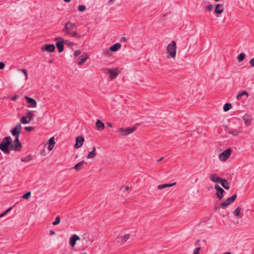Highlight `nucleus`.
<instances>
[{"label":"nucleus","instance_id":"10","mask_svg":"<svg viewBox=\"0 0 254 254\" xmlns=\"http://www.w3.org/2000/svg\"><path fill=\"white\" fill-rule=\"evenodd\" d=\"M25 98L26 100L27 104H28L27 105L28 107L35 108L36 107L37 102L34 99L28 96H25Z\"/></svg>","mask_w":254,"mask_h":254},{"label":"nucleus","instance_id":"17","mask_svg":"<svg viewBox=\"0 0 254 254\" xmlns=\"http://www.w3.org/2000/svg\"><path fill=\"white\" fill-rule=\"evenodd\" d=\"M243 120L247 126H250L252 121V117L250 115L246 114L243 116Z\"/></svg>","mask_w":254,"mask_h":254},{"label":"nucleus","instance_id":"12","mask_svg":"<svg viewBox=\"0 0 254 254\" xmlns=\"http://www.w3.org/2000/svg\"><path fill=\"white\" fill-rule=\"evenodd\" d=\"M130 238L129 234H125L124 236L119 237L116 239L118 244L122 245L124 244Z\"/></svg>","mask_w":254,"mask_h":254},{"label":"nucleus","instance_id":"52","mask_svg":"<svg viewBox=\"0 0 254 254\" xmlns=\"http://www.w3.org/2000/svg\"><path fill=\"white\" fill-rule=\"evenodd\" d=\"M107 126H108V127H113V126H112V123H108L107 124Z\"/></svg>","mask_w":254,"mask_h":254},{"label":"nucleus","instance_id":"28","mask_svg":"<svg viewBox=\"0 0 254 254\" xmlns=\"http://www.w3.org/2000/svg\"><path fill=\"white\" fill-rule=\"evenodd\" d=\"M241 210V208L238 206L237 207V208L235 210L234 212L235 215L238 217L239 218H242V215L240 213Z\"/></svg>","mask_w":254,"mask_h":254},{"label":"nucleus","instance_id":"43","mask_svg":"<svg viewBox=\"0 0 254 254\" xmlns=\"http://www.w3.org/2000/svg\"><path fill=\"white\" fill-rule=\"evenodd\" d=\"M25 129L27 131H30L34 129V127H25Z\"/></svg>","mask_w":254,"mask_h":254},{"label":"nucleus","instance_id":"55","mask_svg":"<svg viewBox=\"0 0 254 254\" xmlns=\"http://www.w3.org/2000/svg\"><path fill=\"white\" fill-rule=\"evenodd\" d=\"M129 189V188L128 186H127L126 188H125V191H127Z\"/></svg>","mask_w":254,"mask_h":254},{"label":"nucleus","instance_id":"4","mask_svg":"<svg viewBox=\"0 0 254 254\" xmlns=\"http://www.w3.org/2000/svg\"><path fill=\"white\" fill-rule=\"evenodd\" d=\"M224 129L226 132L230 134H232L234 136H238L242 133V130L241 127L238 128H234L228 127L227 126H224Z\"/></svg>","mask_w":254,"mask_h":254},{"label":"nucleus","instance_id":"44","mask_svg":"<svg viewBox=\"0 0 254 254\" xmlns=\"http://www.w3.org/2000/svg\"><path fill=\"white\" fill-rule=\"evenodd\" d=\"M55 40L58 41H62L64 40L61 37H56L55 38Z\"/></svg>","mask_w":254,"mask_h":254},{"label":"nucleus","instance_id":"35","mask_svg":"<svg viewBox=\"0 0 254 254\" xmlns=\"http://www.w3.org/2000/svg\"><path fill=\"white\" fill-rule=\"evenodd\" d=\"M31 192L28 191L25 193L24 195H23L21 197L24 199H28L31 196Z\"/></svg>","mask_w":254,"mask_h":254},{"label":"nucleus","instance_id":"62","mask_svg":"<svg viewBox=\"0 0 254 254\" xmlns=\"http://www.w3.org/2000/svg\"><path fill=\"white\" fill-rule=\"evenodd\" d=\"M87 254L86 253H82V254Z\"/></svg>","mask_w":254,"mask_h":254},{"label":"nucleus","instance_id":"50","mask_svg":"<svg viewBox=\"0 0 254 254\" xmlns=\"http://www.w3.org/2000/svg\"><path fill=\"white\" fill-rule=\"evenodd\" d=\"M53 148H54V145L50 146V144L49 145V146L48 147V148L49 150H52L53 149Z\"/></svg>","mask_w":254,"mask_h":254},{"label":"nucleus","instance_id":"31","mask_svg":"<svg viewBox=\"0 0 254 254\" xmlns=\"http://www.w3.org/2000/svg\"><path fill=\"white\" fill-rule=\"evenodd\" d=\"M232 108V105L230 103H226L224 105L223 110L224 112H227Z\"/></svg>","mask_w":254,"mask_h":254},{"label":"nucleus","instance_id":"42","mask_svg":"<svg viewBox=\"0 0 254 254\" xmlns=\"http://www.w3.org/2000/svg\"><path fill=\"white\" fill-rule=\"evenodd\" d=\"M200 249L199 247L195 248L193 251V254H199Z\"/></svg>","mask_w":254,"mask_h":254},{"label":"nucleus","instance_id":"46","mask_svg":"<svg viewBox=\"0 0 254 254\" xmlns=\"http://www.w3.org/2000/svg\"><path fill=\"white\" fill-rule=\"evenodd\" d=\"M81 54V52L80 50H76L74 53V55L77 57Z\"/></svg>","mask_w":254,"mask_h":254},{"label":"nucleus","instance_id":"15","mask_svg":"<svg viewBox=\"0 0 254 254\" xmlns=\"http://www.w3.org/2000/svg\"><path fill=\"white\" fill-rule=\"evenodd\" d=\"M20 124L17 125V151L20 150L22 147L21 144L18 139V136L20 131Z\"/></svg>","mask_w":254,"mask_h":254},{"label":"nucleus","instance_id":"61","mask_svg":"<svg viewBox=\"0 0 254 254\" xmlns=\"http://www.w3.org/2000/svg\"><path fill=\"white\" fill-rule=\"evenodd\" d=\"M70 44L72 45V43L71 42H70V43H69V45H70Z\"/></svg>","mask_w":254,"mask_h":254},{"label":"nucleus","instance_id":"47","mask_svg":"<svg viewBox=\"0 0 254 254\" xmlns=\"http://www.w3.org/2000/svg\"><path fill=\"white\" fill-rule=\"evenodd\" d=\"M250 64L252 66H254V58L252 59L250 61Z\"/></svg>","mask_w":254,"mask_h":254},{"label":"nucleus","instance_id":"3","mask_svg":"<svg viewBox=\"0 0 254 254\" xmlns=\"http://www.w3.org/2000/svg\"><path fill=\"white\" fill-rule=\"evenodd\" d=\"M168 53L173 58L175 59L176 55V43L175 41H172L167 47Z\"/></svg>","mask_w":254,"mask_h":254},{"label":"nucleus","instance_id":"9","mask_svg":"<svg viewBox=\"0 0 254 254\" xmlns=\"http://www.w3.org/2000/svg\"><path fill=\"white\" fill-rule=\"evenodd\" d=\"M214 189L216 190V195L217 197L220 200L222 199L224 196L223 193H224V192H225L224 190L218 185H215L214 186Z\"/></svg>","mask_w":254,"mask_h":254},{"label":"nucleus","instance_id":"27","mask_svg":"<svg viewBox=\"0 0 254 254\" xmlns=\"http://www.w3.org/2000/svg\"><path fill=\"white\" fill-rule=\"evenodd\" d=\"M96 155V148L95 147H93V150L90 152L87 155V158L90 159L94 158Z\"/></svg>","mask_w":254,"mask_h":254},{"label":"nucleus","instance_id":"25","mask_svg":"<svg viewBox=\"0 0 254 254\" xmlns=\"http://www.w3.org/2000/svg\"><path fill=\"white\" fill-rule=\"evenodd\" d=\"M108 73L110 74V77L112 79H114L117 77L118 75V73L114 71L112 69L109 68L108 69Z\"/></svg>","mask_w":254,"mask_h":254},{"label":"nucleus","instance_id":"11","mask_svg":"<svg viewBox=\"0 0 254 254\" xmlns=\"http://www.w3.org/2000/svg\"><path fill=\"white\" fill-rule=\"evenodd\" d=\"M55 50V46L54 44H45L41 47V50L47 51L48 52H53Z\"/></svg>","mask_w":254,"mask_h":254},{"label":"nucleus","instance_id":"60","mask_svg":"<svg viewBox=\"0 0 254 254\" xmlns=\"http://www.w3.org/2000/svg\"><path fill=\"white\" fill-rule=\"evenodd\" d=\"M52 62H53V60H50V61H49V63H52Z\"/></svg>","mask_w":254,"mask_h":254},{"label":"nucleus","instance_id":"19","mask_svg":"<svg viewBox=\"0 0 254 254\" xmlns=\"http://www.w3.org/2000/svg\"><path fill=\"white\" fill-rule=\"evenodd\" d=\"M88 58L87 54L85 53L81 57L78 58V63L79 65L84 64Z\"/></svg>","mask_w":254,"mask_h":254},{"label":"nucleus","instance_id":"56","mask_svg":"<svg viewBox=\"0 0 254 254\" xmlns=\"http://www.w3.org/2000/svg\"><path fill=\"white\" fill-rule=\"evenodd\" d=\"M114 0H109V1H108V3L110 4V3H113Z\"/></svg>","mask_w":254,"mask_h":254},{"label":"nucleus","instance_id":"8","mask_svg":"<svg viewBox=\"0 0 254 254\" xmlns=\"http://www.w3.org/2000/svg\"><path fill=\"white\" fill-rule=\"evenodd\" d=\"M237 197V195L236 194H234L233 195H232V196L228 197L226 200L221 203V206L223 208H226L229 205L234 202Z\"/></svg>","mask_w":254,"mask_h":254},{"label":"nucleus","instance_id":"48","mask_svg":"<svg viewBox=\"0 0 254 254\" xmlns=\"http://www.w3.org/2000/svg\"><path fill=\"white\" fill-rule=\"evenodd\" d=\"M4 67V64L2 62H0V69H2Z\"/></svg>","mask_w":254,"mask_h":254},{"label":"nucleus","instance_id":"21","mask_svg":"<svg viewBox=\"0 0 254 254\" xmlns=\"http://www.w3.org/2000/svg\"><path fill=\"white\" fill-rule=\"evenodd\" d=\"M96 127L99 130H102L105 127V125L100 120H97L96 123Z\"/></svg>","mask_w":254,"mask_h":254},{"label":"nucleus","instance_id":"51","mask_svg":"<svg viewBox=\"0 0 254 254\" xmlns=\"http://www.w3.org/2000/svg\"><path fill=\"white\" fill-rule=\"evenodd\" d=\"M50 235H55V232L53 230H51L50 232Z\"/></svg>","mask_w":254,"mask_h":254},{"label":"nucleus","instance_id":"18","mask_svg":"<svg viewBox=\"0 0 254 254\" xmlns=\"http://www.w3.org/2000/svg\"><path fill=\"white\" fill-rule=\"evenodd\" d=\"M67 41H58L56 45V46L59 50V53H61L64 50V42H67Z\"/></svg>","mask_w":254,"mask_h":254},{"label":"nucleus","instance_id":"54","mask_svg":"<svg viewBox=\"0 0 254 254\" xmlns=\"http://www.w3.org/2000/svg\"><path fill=\"white\" fill-rule=\"evenodd\" d=\"M11 100H13V101H15V100H16V95L13 96L11 98Z\"/></svg>","mask_w":254,"mask_h":254},{"label":"nucleus","instance_id":"63","mask_svg":"<svg viewBox=\"0 0 254 254\" xmlns=\"http://www.w3.org/2000/svg\"><path fill=\"white\" fill-rule=\"evenodd\" d=\"M216 1H219L220 0H215Z\"/></svg>","mask_w":254,"mask_h":254},{"label":"nucleus","instance_id":"39","mask_svg":"<svg viewBox=\"0 0 254 254\" xmlns=\"http://www.w3.org/2000/svg\"><path fill=\"white\" fill-rule=\"evenodd\" d=\"M49 143L50 144V146L54 145L55 142L54 137H52L50 138L49 140Z\"/></svg>","mask_w":254,"mask_h":254},{"label":"nucleus","instance_id":"53","mask_svg":"<svg viewBox=\"0 0 254 254\" xmlns=\"http://www.w3.org/2000/svg\"><path fill=\"white\" fill-rule=\"evenodd\" d=\"M221 208H223V207L221 206V205H220V206H215V210H217V209H220Z\"/></svg>","mask_w":254,"mask_h":254},{"label":"nucleus","instance_id":"37","mask_svg":"<svg viewBox=\"0 0 254 254\" xmlns=\"http://www.w3.org/2000/svg\"><path fill=\"white\" fill-rule=\"evenodd\" d=\"M77 8L79 11L82 12L86 9V6L84 5H80L78 6Z\"/></svg>","mask_w":254,"mask_h":254},{"label":"nucleus","instance_id":"1","mask_svg":"<svg viewBox=\"0 0 254 254\" xmlns=\"http://www.w3.org/2000/svg\"><path fill=\"white\" fill-rule=\"evenodd\" d=\"M0 150L5 154H9L12 150H16V139L13 141L10 136L4 137L0 143Z\"/></svg>","mask_w":254,"mask_h":254},{"label":"nucleus","instance_id":"33","mask_svg":"<svg viewBox=\"0 0 254 254\" xmlns=\"http://www.w3.org/2000/svg\"><path fill=\"white\" fill-rule=\"evenodd\" d=\"M245 57V54L243 53L240 54L237 57V59L239 62H242Z\"/></svg>","mask_w":254,"mask_h":254},{"label":"nucleus","instance_id":"34","mask_svg":"<svg viewBox=\"0 0 254 254\" xmlns=\"http://www.w3.org/2000/svg\"><path fill=\"white\" fill-rule=\"evenodd\" d=\"M61 218L60 216H57L55 220L52 223L53 225H57L60 223Z\"/></svg>","mask_w":254,"mask_h":254},{"label":"nucleus","instance_id":"40","mask_svg":"<svg viewBox=\"0 0 254 254\" xmlns=\"http://www.w3.org/2000/svg\"><path fill=\"white\" fill-rule=\"evenodd\" d=\"M27 114L30 117V118H31V120H32L33 117L35 116L34 111H29L27 113Z\"/></svg>","mask_w":254,"mask_h":254},{"label":"nucleus","instance_id":"36","mask_svg":"<svg viewBox=\"0 0 254 254\" xmlns=\"http://www.w3.org/2000/svg\"><path fill=\"white\" fill-rule=\"evenodd\" d=\"M31 159V157L30 156H28L25 158H21V160L22 162H28Z\"/></svg>","mask_w":254,"mask_h":254},{"label":"nucleus","instance_id":"58","mask_svg":"<svg viewBox=\"0 0 254 254\" xmlns=\"http://www.w3.org/2000/svg\"><path fill=\"white\" fill-rule=\"evenodd\" d=\"M71 0H64V1L66 2H69Z\"/></svg>","mask_w":254,"mask_h":254},{"label":"nucleus","instance_id":"49","mask_svg":"<svg viewBox=\"0 0 254 254\" xmlns=\"http://www.w3.org/2000/svg\"><path fill=\"white\" fill-rule=\"evenodd\" d=\"M127 40V38L125 37H123L121 38V42H126Z\"/></svg>","mask_w":254,"mask_h":254},{"label":"nucleus","instance_id":"26","mask_svg":"<svg viewBox=\"0 0 254 254\" xmlns=\"http://www.w3.org/2000/svg\"><path fill=\"white\" fill-rule=\"evenodd\" d=\"M176 184V183H174L173 184H165L160 185L158 186L157 188L159 190H162V189H165L167 187H172L174 185H175Z\"/></svg>","mask_w":254,"mask_h":254},{"label":"nucleus","instance_id":"14","mask_svg":"<svg viewBox=\"0 0 254 254\" xmlns=\"http://www.w3.org/2000/svg\"><path fill=\"white\" fill-rule=\"evenodd\" d=\"M84 141V137L82 136H77L76 137V143L75 144L74 147L75 148H80L83 144Z\"/></svg>","mask_w":254,"mask_h":254},{"label":"nucleus","instance_id":"29","mask_svg":"<svg viewBox=\"0 0 254 254\" xmlns=\"http://www.w3.org/2000/svg\"><path fill=\"white\" fill-rule=\"evenodd\" d=\"M84 163V161H83V160L78 162L77 164L75 165V166H74V167H73L74 169H75L76 171L79 170L80 169L81 166Z\"/></svg>","mask_w":254,"mask_h":254},{"label":"nucleus","instance_id":"32","mask_svg":"<svg viewBox=\"0 0 254 254\" xmlns=\"http://www.w3.org/2000/svg\"><path fill=\"white\" fill-rule=\"evenodd\" d=\"M244 95H246V98H247L249 96L248 93L246 91H243L242 93L237 95V98L238 99H240L241 98V97H242V96H244Z\"/></svg>","mask_w":254,"mask_h":254},{"label":"nucleus","instance_id":"20","mask_svg":"<svg viewBox=\"0 0 254 254\" xmlns=\"http://www.w3.org/2000/svg\"><path fill=\"white\" fill-rule=\"evenodd\" d=\"M219 183L225 189L229 190L230 189V184L227 180L221 178Z\"/></svg>","mask_w":254,"mask_h":254},{"label":"nucleus","instance_id":"23","mask_svg":"<svg viewBox=\"0 0 254 254\" xmlns=\"http://www.w3.org/2000/svg\"><path fill=\"white\" fill-rule=\"evenodd\" d=\"M223 11V8H222V5L221 4H217L215 6V12L218 14H221Z\"/></svg>","mask_w":254,"mask_h":254},{"label":"nucleus","instance_id":"7","mask_svg":"<svg viewBox=\"0 0 254 254\" xmlns=\"http://www.w3.org/2000/svg\"><path fill=\"white\" fill-rule=\"evenodd\" d=\"M17 76L21 80L25 81L28 78L27 70L25 69H18L17 70Z\"/></svg>","mask_w":254,"mask_h":254},{"label":"nucleus","instance_id":"24","mask_svg":"<svg viewBox=\"0 0 254 254\" xmlns=\"http://www.w3.org/2000/svg\"><path fill=\"white\" fill-rule=\"evenodd\" d=\"M31 121V118L27 113L25 117H23L21 119V122L23 124H27L29 123Z\"/></svg>","mask_w":254,"mask_h":254},{"label":"nucleus","instance_id":"13","mask_svg":"<svg viewBox=\"0 0 254 254\" xmlns=\"http://www.w3.org/2000/svg\"><path fill=\"white\" fill-rule=\"evenodd\" d=\"M209 179L213 183H219L221 179L216 174L210 173L208 175Z\"/></svg>","mask_w":254,"mask_h":254},{"label":"nucleus","instance_id":"57","mask_svg":"<svg viewBox=\"0 0 254 254\" xmlns=\"http://www.w3.org/2000/svg\"><path fill=\"white\" fill-rule=\"evenodd\" d=\"M163 158H164L163 157H161V158H160V159H159L157 160V162H160V161H162V160L163 159Z\"/></svg>","mask_w":254,"mask_h":254},{"label":"nucleus","instance_id":"38","mask_svg":"<svg viewBox=\"0 0 254 254\" xmlns=\"http://www.w3.org/2000/svg\"><path fill=\"white\" fill-rule=\"evenodd\" d=\"M11 207H9L8 209H7L5 211H4L3 213H1L0 214V218L4 216L6 213L9 212L11 210Z\"/></svg>","mask_w":254,"mask_h":254},{"label":"nucleus","instance_id":"45","mask_svg":"<svg viewBox=\"0 0 254 254\" xmlns=\"http://www.w3.org/2000/svg\"><path fill=\"white\" fill-rule=\"evenodd\" d=\"M13 136H16V127H14L11 131Z\"/></svg>","mask_w":254,"mask_h":254},{"label":"nucleus","instance_id":"59","mask_svg":"<svg viewBox=\"0 0 254 254\" xmlns=\"http://www.w3.org/2000/svg\"><path fill=\"white\" fill-rule=\"evenodd\" d=\"M199 240H197V241L196 242V245H197V244L199 242Z\"/></svg>","mask_w":254,"mask_h":254},{"label":"nucleus","instance_id":"5","mask_svg":"<svg viewBox=\"0 0 254 254\" xmlns=\"http://www.w3.org/2000/svg\"><path fill=\"white\" fill-rule=\"evenodd\" d=\"M232 149L228 148L219 155V158L222 161H226L230 157Z\"/></svg>","mask_w":254,"mask_h":254},{"label":"nucleus","instance_id":"22","mask_svg":"<svg viewBox=\"0 0 254 254\" xmlns=\"http://www.w3.org/2000/svg\"><path fill=\"white\" fill-rule=\"evenodd\" d=\"M121 44L119 43H117L110 47V50L112 52L118 51L121 47Z\"/></svg>","mask_w":254,"mask_h":254},{"label":"nucleus","instance_id":"41","mask_svg":"<svg viewBox=\"0 0 254 254\" xmlns=\"http://www.w3.org/2000/svg\"><path fill=\"white\" fill-rule=\"evenodd\" d=\"M206 8L209 11H211L213 10V5H208L206 6Z\"/></svg>","mask_w":254,"mask_h":254},{"label":"nucleus","instance_id":"30","mask_svg":"<svg viewBox=\"0 0 254 254\" xmlns=\"http://www.w3.org/2000/svg\"><path fill=\"white\" fill-rule=\"evenodd\" d=\"M110 48L105 49L103 51V54L106 57H110L112 55Z\"/></svg>","mask_w":254,"mask_h":254},{"label":"nucleus","instance_id":"6","mask_svg":"<svg viewBox=\"0 0 254 254\" xmlns=\"http://www.w3.org/2000/svg\"><path fill=\"white\" fill-rule=\"evenodd\" d=\"M136 129V127H127V128H119L118 129V132L122 133L121 135L126 136L127 135L133 131H134Z\"/></svg>","mask_w":254,"mask_h":254},{"label":"nucleus","instance_id":"2","mask_svg":"<svg viewBox=\"0 0 254 254\" xmlns=\"http://www.w3.org/2000/svg\"><path fill=\"white\" fill-rule=\"evenodd\" d=\"M64 30L66 32L67 34L72 37H77L78 39L80 38V36L78 35L76 32V27L74 24L69 22L66 23L65 24Z\"/></svg>","mask_w":254,"mask_h":254},{"label":"nucleus","instance_id":"16","mask_svg":"<svg viewBox=\"0 0 254 254\" xmlns=\"http://www.w3.org/2000/svg\"><path fill=\"white\" fill-rule=\"evenodd\" d=\"M80 239V238L76 234L72 235L70 239H69V244L72 247H74L76 244V242L77 240Z\"/></svg>","mask_w":254,"mask_h":254}]
</instances>
